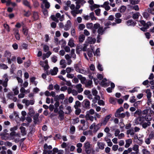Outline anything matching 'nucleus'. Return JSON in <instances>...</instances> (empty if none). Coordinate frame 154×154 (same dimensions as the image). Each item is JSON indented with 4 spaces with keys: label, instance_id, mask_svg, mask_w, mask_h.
Wrapping results in <instances>:
<instances>
[{
    "label": "nucleus",
    "instance_id": "412c9836",
    "mask_svg": "<svg viewBox=\"0 0 154 154\" xmlns=\"http://www.w3.org/2000/svg\"><path fill=\"white\" fill-rule=\"evenodd\" d=\"M85 118L87 120H90L91 122H92L94 119V117L90 115L89 113H86Z\"/></svg>",
    "mask_w": 154,
    "mask_h": 154
},
{
    "label": "nucleus",
    "instance_id": "a211bd4d",
    "mask_svg": "<svg viewBox=\"0 0 154 154\" xmlns=\"http://www.w3.org/2000/svg\"><path fill=\"white\" fill-rule=\"evenodd\" d=\"M66 62L65 60L62 59L60 60V65L61 68H64L66 67Z\"/></svg>",
    "mask_w": 154,
    "mask_h": 154
},
{
    "label": "nucleus",
    "instance_id": "3c124183",
    "mask_svg": "<svg viewBox=\"0 0 154 154\" xmlns=\"http://www.w3.org/2000/svg\"><path fill=\"white\" fill-rule=\"evenodd\" d=\"M85 27V26L83 24H79L78 26V29L80 31L83 30Z\"/></svg>",
    "mask_w": 154,
    "mask_h": 154
},
{
    "label": "nucleus",
    "instance_id": "603ef678",
    "mask_svg": "<svg viewBox=\"0 0 154 154\" xmlns=\"http://www.w3.org/2000/svg\"><path fill=\"white\" fill-rule=\"evenodd\" d=\"M80 66V64L79 63L76 64L74 65V68L77 72H78V71H79Z\"/></svg>",
    "mask_w": 154,
    "mask_h": 154
},
{
    "label": "nucleus",
    "instance_id": "338daca9",
    "mask_svg": "<svg viewBox=\"0 0 154 154\" xmlns=\"http://www.w3.org/2000/svg\"><path fill=\"white\" fill-rule=\"evenodd\" d=\"M119 146L117 145H114L112 146V150L114 151H116L117 149L118 150Z\"/></svg>",
    "mask_w": 154,
    "mask_h": 154
},
{
    "label": "nucleus",
    "instance_id": "1a4fd4ad",
    "mask_svg": "<svg viewBox=\"0 0 154 154\" xmlns=\"http://www.w3.org/2000/svg\"><path fill=\"white\" fill-rule=\"evenodd\" d=\"M39 116V114L38 113H36L33 116V120L35 124L39 123L40 122L38 118Z\"/></svg>",
    "mask_w": 154,
    "mask_h": 154
},
{
    "label": "nucleus",
    "instance_id": "423d86ee",
    "mask_svg": "<svg viewBox=\"0 0 154 154\" xmlns=\"http://www.w3.org/2000/svg\"><path fill=\"white\" fill-rule=\"evenodd\" d=\"M107 27H105L104 28L102 26H100L97 30V32L98 33L97 35V37L98 38L101 35H102L104 31L107 28Z\"/></svg>",
    "mask_w": 154,
    "mask_h": 154
},
{
    "label": "nucleus",
    "instance_id": "c756f323",
    "mask_svg": "<svg viewBox=\"0 0 154 154\" xmlns=\"http://www.w3.org/2000/svg\"><path fill=\"white\" fill-rule=\"evenodd\" d=\"M32 17L34 20H36L38 19L39 17L38 13L36 12H33Z\"/></svg>",
    "mask_w": 154,
    "mask_h": 154
},
{
    "label": "nucleus",
    "instance_id": "2eb2a0df",
    "mask_svg": "<svg viewBox=\"0 0 154 154\" xmlns=\"http://www.w3.org/2000/svg\"><path fill=\"white\" fill-rule=\"evenodd\" d=\"M75 87L79 93H81L83 91V88H82V85L81 84H77Z\"/></svg>",
    "mask_w": 154,
    "mask_h": 154
},
{
    "label": "nucleus",
    "instance_id": "13d9d810",
    "mask_svg": "<svg viewBox=\"0 0 154 154\" xmlns=\"http://www.w3.org/2000/svg\"><path fill=\"white\" fill-rule=\"evenodd\" d=\"M33 5L35 8H37L39 6V4L37 1H35L33 2Z\"/></svg>",
    "mask_w": 154,
    "mask_h": 154
},
{
    "label": "nucleus",
    "instance_id": "473e14b6",
    "mask_svg": "<svg viewBox=\"0 0 154 154\" xmlns=\"http://www.w3.org/2000/svg\"><path fill=\"white\" fill-rule=\"evenodd\" d=\"M7 60H8V63L10 64L11 63V61H14L16 60V57L15 56H12L11 59V60L10 58L9 57H7Z\"/></svg>",
    "mask_w": 154,
    "mask_h": 154
},
{
    "label": "nucleus",
    "instance_id": "aec40b11",
    "mask_svg": "<svg viewBox=\"0 0 154 154\" xmlns=\"http://www.w3.org/2000/svg\"><path fill=\"white\" fill-rule=\"evenodd\" d=\"M14 31L15 32V35L16 38L17 40H19L20 38V35L19 34V30L18 29H14Z\"/></svg>",
    "mask_w": 154,
    "mask_h": 154
},
{
    "label": "nucleus",
    "instance_id": "052dcab7",
    "mask_svg": "<svg viewBox=\"0 0 154 154\" xmlns=\"http://www.w3.org/2000/svg\"><path fill=\"white\" fill-rule=\"evenodd\" d=\"M51 60L54 63H56L57 60V57L55 56H53L51 57Z\"/></svg>",
    "mask_w": 154,
    "mask_h": 154
},
{
    "label": "nucleus",
    "instance_id": "09e8293b",
    "mask_svg": "<svg viewBox=\"0 0 154 154\" xmlns=\"http://www.w3.org/2000/svg\"><path fill=\"white\" fill-rule=\"evenodd\" d=\"M75 1H76L75 2L76 4H81L82 5H83L86 2L84 0H75Z\"/></svg>",
    "mask_w": 154,
    "mask_h": 154
},
{
    "label": "nucleus",
    "instance_id": "a18cd8bd",
    "mask_svg": "<svg viewBox=\"0 0 154 154\" xmlns=\"http://www.w3.org/2000/svg\"><path fill=\"white\" fill-rule=\"evenodd\" d=\"M130 3L132 5H134L137 4L140 0H129Z\"/></svg>",
    "mask_w": 154,
    "mask_h": 154
},
{
    "label": "nucleus",
    "instance_id": "de8ad7c7",
    "mask_svg": "<svg viewBox=\"0 0 154 154\" xmlns=\"http://www.w3.org/2000/svg\"><path fill=\"white\" fill-rule=\"evenodd\" d=\"M97 91L95 88H93L92 89V93L95 97H96L97 96H99L97 95Z\"/></svg>",
    "mask_w": 154,
    "mask_h": 154
},
{
    "label": "nucleus",
    "instance_id": "37998d69",
    "mask_svg": "<svg viewBox=\"0 0 154 154\" xmlns=\"http://www.w3.org/2000/svg\"><path fill=\"white\" fill-rule=\"evenodd\" d=\"M28 29H27L26 27L23 26V34L25 35H27L28 34Z\"/></svg>",
    "mask_w": 154,
    "mask_h": 154
},
{
    "label": "nucleus",
    "instance_id": "5701e85b",
    "mask_svg": "<svg viewBox=\"0 0 154 154\" xmlns=\"http://www.w3.org/2000/svg\"><path fill=\"white\" fill-rule=\"evenodd\" d=\"M97 145L99 149L103 150L104 148L105 144L103 143L98 142L97 143Z\"/></svg>",
    "mask_w": 154,
    "mask_h": 154
},
{
    "label": "nucleus",
    "instance_id": "e433bc0d",
    "mask_svg": "<svg viewBox=\"0 0 154 154\" xmlns=\"http://www.w3.org/2000/svg\"><path fill=\"white\" fill-rule=\"evenodd\" d=\"M12 91H14V94L15 95H17L19 93V91L18 90V88L17 86H16L12 89Z\"/></svg>",
    "mask_w": 154,
    "mask_h": 154
},
{
    "label": "nucleus",
    "instance_id": "79ce46f5",
    "mask_svg": "<svg viewBox=\"0 0 154 154\" xmlns=\"http://www.w3.org/2000/svg\"><path fill=\"white\" fill-rule=\"evenodd\" d=\"M105 140L107 143L108 146H111L112 145V143L110 139L105 138Z\"/></svg>",
    "mask_w": 154,
    "mask_h": 154
},
{
    "label": "nucleus",
    "instance_id": "4d7b16f0",
    "mask_svg": "<svg viewBox=\"0 0 154 154\" xmlns=\"http://www.w3.org/2000/svg\"><path fill=\"white\" fill-rule=\"evenodd\" d=\"M71 57L74 59L76 58V54L75 53V49H72L71 50Z\"/></svg>",
    "mask_w": 154,
    "mask_h": 154
},
{
    "label": "nucleus",
    "instance_id": "f704fd0d",
    "mask_svg": "<svg viewBox=\"0 0 154 154\" xmlns=\"http://www.w3.org/2000/svg\"><path fill=\"white\" fill-rule=\"evenodd\" d=\"M126 134L127 135L130 134L131 135L133 136L135 133L133 129H129L127 130L126 131Z\"/></svg>",
    "mask_w": 154,
    "mask_h": 154
},
{
    "label": "nucleus",
    "instance_id": "8fccbe9b",
    "mask_svg": "<svg viewBox=\"0 0 154 154\" xmlns=\"http://www.w3.org/2000/svg\"><path fill=\"white\" fill-rule=\"evenodd\" d=\"M107 81L106 78L103 79L101 82V85L103 86H106L107 85L106 83Z\"/></svg>",
    "mask_w": 154,
    "mask_h": 154
},
{
    "label": "nucleus",
    "instance_id": "f8f14e48",
    "mask_svg": "<svg viewBox=\"0 0 154 154\" xmlns=\"http://www.w3.org/2000/svg\"><path fill=\"white\" fill-rule=\"evenodd\" d=\"M137 120L138 124L141 125L145 121L144 117L143 116H140L137 119Z\"/></svg>",
    "mask_w": 154,
    "mask_h": 154
},
{
    "label": "nucleus",
    "instance_id": "ddd939ff",
    "mask_svg": "<svg viewBox=\"0 0 154 154\" xmlns=\"http://www.w3.org/2000/svg\"><path fill=\"white\" fill-rule=\"evenodd\" d=\"M87 40L88 42L90 44H94L96 41V39L95 38L91 37H88Z\"/></svg>",
    "mask_w": 154,
    "mask_h": 154
},
{
    "label": "nucleus",
    "instance_id": "f3484780",
    "mask_svg": "<svg viewBox=\"0 0 154 154\" xmlns=\"http://www.w3.org/2000/svg\"><path fill=\"white\" fill-rule=\"evenodd\" d=\"M28 110L29 111L28 113V114L29 115L32 116L34 114L35 112L34 110V109L32 106H30V107H29Z\"/></svg>",
    "mask_w": 154,
    "mask_h": 154
},
{
    "label": "nucleus",
    "instance_id": "4468645a",
    "mask_svg": "<svg viewBox=\"0 0 154 154\" xmlns=\"http://www.w3.org/2000/svg\"><path fill=\"white\" fill-rule=\"evenodd\" d=\"M65 57L67 61V64L68 65H70L72 62L71 59V57L69 54H66L65 56Z\"/></svg>",
    "mask_w": 154,
    "mask_h": 154
},
{
    "label": "nucleus",
    "instance_id": "c9c22d12",
    "mask_svg": "<svg viewBox=\"0 0 154 154\" xmlns=\"http://www.w3.org/2000/svg\"><path fill=\"white\" fill-rule=\"evenodd\" d=\"M115 115L116 117L120 118H123L125 116V114L123 113L119 114H115Z\"/></svg>",
    "mask_w": 154,
    "mask_h": 154
},
{
    "label": "nucleus",
    "instance_id": "5fc2aeb1",
    "mask_svg": "<svg viewBox=\"0 0 154 154\" xmlns=\"http://www.w3.org/2000/svg\"><path fill=\"white\" fill-rule=\"evenodd\" d=\"M71 34V35L74 36L75 35V29L73 28H72L70 29Z\"/></svg>",
    "mask_w": 154,
    "mask_h": 154
},
{
    "label": "nucleus",
    "instance_id": "0e129e2a",
    "mask_svg": "<svg viewBox=\"0 0 154 154\" xmlns=\"http://www.w3.org/2000/svg\"><path fill=\"white\" fill-rule=\"evenodd\" d=\"M149 109H144V110H143V111L142 112V114L143 115H146L147 114H147L149 112Z\"/></svg>",
    "mask_w": 154,
    "mask_h": 154
},
{
    "label": "nucleus",
    "instance_id": "e2e57ef3",
    "mask_svg": "<svg viewBox=\"0 0 154 154\" xmlns=\"http://www.w3.org/2000/svg\"><path fill=\"white\" fill-rule=\"evenodd\" d=\"M123 107H121L118 109L116 111V113H115V114H120V112L123 111Z\"/></svg>",
    "mask_w": 154,
    "mask_h": 154
},
{
    "label": "nucleus",
    "instance_id": "864d4df0",
    "mask_svg": "<svg viewBox=\"0 0 154 154\" xmlns=\"http://www.w3.org/2000/svg\"><path fill=\"white\" fill-rule=\"evenodd\" d=\"M140 16V14L138 12H137L134 14L132 16V17L134 19H137L139 18Z\"/></svg>",
    "mask_w": 154,
    "mask_h": 154
},
{
    "label": "nucleus",
    "instance_id": "39448f33",
    "mask_svg": "<svg viewBox=\"0 0 154 154\" xmlns=\"http://www.w3.org/2000/svg\"><path fill=\"white\" fill-rule=\"evenodd\" d=\"M111 115H109L106 116L104 119L100 123L102 125H106L109 119L111 118Z\"/></svg>",
    "mask_w": 154,
    "mask_h": 154
},
{
    "label": "nucleus",
    "instance_id": "6e6552de",
    "mask_svg": "<svg viewBox=\"0 0 154 154\" xmlns=\"http://www.w3.org/2000/svg\"><path fill=\"white\" fill-rule=\"evenodd\" d=\"M132 140L131 139H128L125 140V147L128 148L130 146L132 143Z\"/></svg>",
    "mask_w": 154,
    "mask_h": 154
},
{
    "label": "nucleus",
    "instance_id": "bf43d9fd",
    "mask_svg": "<svg viewBox=\"0 0 154 154\" xmlns=\"http://www.w3.org/2000/svg\"><path fill=\"white\" fill-rule=\"evenodd\" d=\"M100 99L99 96H97L94 97V99L92 100V102L94 103H97V100H100Z\"/></svg>",
    "mask_w": 154,
    "mask_h": 154
},
{
    "label": "nucleus",
    "instance_id": "f03ea898",
    "mask_svg": "<svg viewBox=\"0 0 154 154\" xmlns=\"http://www.w3.org/2000/svg\"><path fill=\"white\" fill-rule=\"evenodd\" d=\"M35 102V101L33 99L29 100L26 99H24L22 100V103L25 104V106L26 107H28L29 105H33L34 104Z\"/></svg>",
    "mask_w": 154,
    "mask_h": 154
},
{
    "label": "nucleus",
    "instance_id": "72a5a7b5",
    "mask_svg": "<svg viewBox=\"0 0 154 154\" xmlns=\"http://www.w3.org/2000/svg\"><path fill=\"white\" fill-rule=\"evenodd\" d=\"M43 2L44 4L45 7L46 8L48 9L50 8V4L48 2L47 0H44Z\"/></svg>",
    "mask_w": 154,
    "mask_h": 154
},
{
    "label": "nucleus",
    "instance_id": "a19ab883",
    "mask_svg": "<svg viewBox=\"0 0 154 154\" xmlns=\"http://www.w3.org/2000/svg\"><path fill=\"white\" fill-rule=\"evenodd\" d=\"M94 13L93 12H92L90 13V18H91V20H97V18L94 16Z\"/></svg>",
    "mask_w": 154,
    "mask_h": 154
},
{
    "label": "nucleus",
    "instance_id": "4be33fe9",
    "mask_svg": "<svg viewBox=\"0 0 154 154\" xmlns=\"http://www.w3.org/2000/svg\"><path fill=\"white\" fill-rule=\"evenodd\" d=\"M58 71V69L57 67H55L53 69L50 70V73L52 75H55L57 74Z\"/></svg>",
    "mask_w": 154,
    "mask_h": 154
},
{
    "label": "nucleus",
    "instance_id": "6ab92c4d",
    "mask_svg": "<svg viewBox=\"0 0 154 154\" xmlns=\"http://www.w3.org/2000/svg\"><path fill=\"white\" fill-rule=\"evenodd\" d=\"M101 26L98 23H96L94 25L93 28V31L94 33L96 32V30L98 29Z\"/></svg>",
    "mask_w": 154,
    "mask_h": 154
},
{
    "label": "nucleus",
    "instance_id": "f257e3e1",
    "mask_svg": "<svg viewBox=\"0 0 154 154\" xmlns=\"http://www.w3.org/2000/svg\"><path fill=\"white\" fill-rule=\"evenodd\" d=\"M90 146V143L88 141H86L84 144L83 147L85 152L88 154H90L91 152V150L89 149Z\"/></svg>",
    "mask_w": 154,
    "mask_h": 154
},
{
    "label": "nucleus",
    "instance_id": "774afa93",
    "mask_svg": "<svg viewBox=\"0 0 154 154\" xmlns=\"http://www.w3.org/2000/svg\"><path fill=\"white\" fill-rule=\"evenodd\" d=\"M94 12L96 14L97 16H99L100 15V9H97L95 10Z\"/></svg>",
    "mask_w": 154,
    "mask_h": 154
},
{
    "label": "nucleus",
    "instance_id": "a878e982",
    "mask_svg": "<svg viewBox=\"0 0 154 154\" xmlns=\"http://www.w3.org/2000/svg\"><path fill=\"white\" fill-rule=\"evenodd\" d=\"M126 24L128 26H134L136 23L132 20H129L127 21Z\"/></svg>",
    "mask_w": 154,
    "mask_h": 154
},
{
    "label": "nucleus",
    "instance_id": "20e7f679",
    "mask_svg": "<svg viewBox=\"0 0 154 154\" xmlns=\"http://www.w3.org/2000/svg\"><path fill=\"white\" fill-rule=\"evenodd\" d=\"M39 64L44 67V69L45 70H47L49 68V66L48 64V62L47 60H45L44 62L40 61Z\"/></svg>",
    "mask_w": 154,
    "mask_h": 154
},
{
    "label": "nucleus",
    "instance_id": "58836bf2",
    "mask_svg": "<svg viewBox=\"0 0 154 154\" xmlns=\"http://www.w3.org/2000/svg\"><path fill=\"white\" fill-rule=\"evenodd\" d=\"M81 106L80 102L78 101H76L75 102V104L74 105V107L75 109H77L79 107Z\"/></svg>",
    "mask_w": 154,
    "mask_h": 154
},
{
    "label": "nucleus",
    "instance_id": "69168bd1",
    "mask_svg": "<svg viewBox=\"0 0 154 154\" xmlns=\"http://www.w3.org/2000/svg\"><path fill=\"white\" fill-rule=\"evenodd\" d=\"M66 72L67 73H69L70 72H71L72 71H73V69L71 67H67L66 69Z\"/></svg>",
    "mask_w": 154,
    "mask_h": 154
},
{
    "label": "nucleus",
    "instance_id": "cd10ccee",
    "mask_svg": "<svg viewBox=\"0 0 154 154\" xmlns=\"http://www.w3.org/2000/svg\"><path fill=\"white\" fill-rule=\"evenodd\" d=\"M147 122H144L141 125H142V127L144 128H146L147 127L150 126L151 124V122L149 121Z\"/></svg>",
    "mask_w": 154,
    "mask_h": 154
},
{
    "label": "nucleus",
    "instance_id": "9b49d317",
    "mask_svg": "<svg viewBox=\"0 0 154 154\" xmlns=\"http://www.w3.org/2000/svg\"><path fill=\"white\" fill-rule=\"evenodd\" d=\"M109 4V2H104L103 5L101 6V7L104 8L106 10L108 11L110 8Z\"/></svg>",
    "mask_w": 154,
    "mask_h": 154
},
{
    "label": "nucleus",
    "instance_id": "6e6d98bb",
    "mask_svg": "<svg viewBox=\"0 0 154 154\" xmlns=\"http://www.w3.org/2000/svg\"><path fill=\"white\" fill-rule=\"evenodd\" d=\"M102 125L101 123L98 124H97V125H95V126L94 127V131H97L100 127Z\"/></svg>",
    "mask_w": 154,
    "mask_h": 154
},
{
    "label": "nucleus",
    "instance_id": "7ed1b4c3",
    "mask_svg": "<svg viewBox=\"0 0 154 154\" xmlns=\"http://www.w3.org/2000/svg\"><path fill=\"white\" fill-rule=\"evenodd\" d=\"M4 81L3 86L4 87H7L8 86V76L7 74H5L3 76Z\"/></svg>",
    "mask_w": 154,
    "mask_h": 154
},
{
    "label": "nucleus",
    "instance_id": "c03bdc74",
    "mask_svg": "<svg viewBox=\"0 0 154 154\" xmlns=\"http://www.w3.org/2000/svg\"><path fill=\"white\" fill-rule=\"evenodd\" d=\"M146 97L148 99L150 98L151 96V93L149 89H147L146 91Z\"/></svg>",
    "mask_w": 154,
    "mask_h": 154
},
{
    "label": "nucleus",
    "instance_id": "4c0bfd02",
    "mask_svg": "<svg viewBox=\"0 0 154 154\" xmlns=\"http://www.w3.org/2000/svg\"><path fill=\"white\" fill-rule=\"evenodd\" d=\"M132 149L136 152V153H138L139 151V146L137 145H134L132 147Z\"/></svg>",
    "mask_w": 154,
    "mask_h": 154
},
{
    "label": "nucleus",
    "instance_id": "680f3d73",
    "mask_svg": "<svg viewBox=\"0 0 154 154\" xmlns=\"http://www.w3.org/2000/svg\"><path fill=\"white\" fill-rule=\"evenodd\" d=\"M94 56H99L100 55V49L99 48H97L96 51L95 52H94Z\"/></svg>",
    "mask_w": 154,
    "mask_h": 154
},
{
    "label": "nucleus",
    "instance_id": "bb28decb",
    "mask_svg": "<svg viewBox=\"0 0 154 154\" xmlns=\"http://www.w3.org/2000/svg\"><path fill=\"white\" fill-rule=\"evenodd\" d=\"M144 120L146 122L152 120V117L149 114L146 115L145 117H144Z\"/></svg>",
    "mask_w": 154,
    "mask_h": 154
},
{
    "label": "nucleus",
    "instance_id": "c85d7f7f",
    "mask_svg": "<svg viewBox=\"0 0 154 154\" xmlns=\"http://www.w3.org/2000/svg\"><path fill=\"white\" fill-rule=\"evenodd\" d=\"M71 13L72 15L75 17L76 16L77 14H79L78 10L76 9L71 11Z\"/></svg>",
    "mask_w": 154,
    "mask_h": 154
},
{
    "label": "nucleus",
    "instance_id": "0eeeda50",
    "mask_svg": "<svg viewBox=\"0 0 154 154\" xmlns=\"http://www.w3.org/2000/svg\"><path fill=\"white\" fill-rule=\"evenodd\" d=\"M71 23L69 20H68L64 26V30L65 31L69 30L71 26Z\"/></svg>",
    "mask_w": 154,
    "mask_h": 154
},
{
    "label": "nucleus",
    "instance_id": "49530a36",
    "mask_svg": "<svg viewBox=\"0 0 154 154\" xmlns=\"http://www.w3.org/2000/svg\"><path fill=\"white\" fill-rule=\"evenodd\" d=\"M85 36L83 35H80L79 37V41L80 42H82L85 40Z\"/></svg>",
    "mask_w": 154,
    "mask_h": 154
},
{
    "label": "nucleus",
    "instance_id": "b1692460",
    "mask_svg": "<svg viewBox=\"0 0 154 154\" xmlns=\"http://www.w3.org/2000/svg\"><path fill=\"white\" fill-rule=\"evenodd\" d=\"M85 84L86 87L91 88V86L92 84V81L91 80H89L87 81H86Z\"/></svg>",
    "mask_w": 154,
    "mask_h": 154
},
{
    "label": "nucleus",
    "instance_id": "393cba45",
    "mask_svg": "<svg viewBox=\"0 0 154 154\" xmlns=\"http://www.w3.org/2000/svg\"><path fill=\"white\" fill-rule=\"evenodd\" d=\"M65 98V96L63 94H61L59 96L57 95L55 97V99L58 100L59 99L63 100Z\"/></svg>",
    "mask_w": 154,
    "mask_h": 154
},
{
    "label": "nucleus",
    "instance_id": "7c9ffc66",
    "mask_svg": "<svg viewBox=\"0 0 154 154\" xmlns=\"http://www.w3.org/2000/svg\"><path fill=\"white\" fill-rule=\"evenodd\" d=\"M74 41L72 39H70L68 43V45L71 47H72L74 46Z\"/></svg>",
    "mask_w": 154,
    "mask_h": 154
},
{
    "label": "nucleus",
    "instance_id": "ea45409f",
    "mask_svg": "<svg viewBox=\"0 0 154 154\" xmlns=\"http://www.w3.org/2000/svg\"><path fill=\"white\" fill-rule=\"evenodd\" d=\"M20 129L21 130V132L22 135H24L26 134V128L25 127L23 126H20Z\"/></svg>",
    "mask_w": 154,
    "mask_h": 154
},
{
    "label": "nucleus",
    "instance_id": "9d476101",
    "mask_svg": "<svg viewBox=\"0 0 154 154\" xmlns=\"http://www.w3.org/2000/svg\"><path fill=\"white\" fill-rule=\"evenodd\" d=\"M83 103L84 104L85 107L88 109H89L90 108V101L87 99L84 100L83 101Z\"/></svg>",
    "mask_w": 154,
    "mask_h": 154
},
{
    "label": "nucleus",
    "instance_id": "2f4dec72",
    "mask_svg": "<svg viewBox=\"0 0 154 154\" xmlns=\"http://www.w3.org/2000/svg\"><path fill=\"white\" fill-rule=\"evenodd\" d=\"M117 99L116 98L111 97L109 99V102L113 104H115L116 103V101Z\"/></svg>",
    "mask_w": 154,
    "mask_h": 154
},
{
    "label": "nucleus",
    "instance_id": "dca6fc26",
    "mask_svg": "<svg viewBox=\"0 0 154 154\" xmlns=\"http://www.w3.org/2000/svg\"><path fill=\"white\" fill-rule=\"evenodd\" d=\"M23 4L29 8H31L32 7L31 6L30 2L27 0H23Z\"/></svg>",
    "mask_w": 154,
    "mask_h": 154
}]
</instances>
